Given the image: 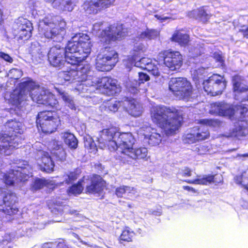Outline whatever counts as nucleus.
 Here are the masks:
<instances>
[{
    "mask_svg": "<svg viewBox=\"0 0 248 248\" xmlns=\"http://www.w3.org/2000/svg\"><path fill=\"white\" fill-rule=\"evenodd\" d=\"M92 71L90 67L86 64L83 67L78 65L77 70L71 69L69 71H62L59 73L58 79L60 84H64L66 82L71 83L82 82L78 90L94 91V89L99 93L107 95H113L121 91L117 81L108 77L99 78L92 76Z\"/></svg>",
    "mask_w": 248,
    "mask_h": 248,
    "instance_id": "f257e3e1",
    "label": "nucleus"
},
{
    "mask_svg": "<svg viewBox=\"0 0 248 248\" xmlns=\"http://www.w3.org/2000/svg\"><path fill=\"white\" fill-rule=\"evenodd\" d=\"M91 47L90 37L79 33L72 38L65 49L59 45L52 47L48 53V61L54 67H61L65 63L76 65L88 56Z\"/></svg>",
    "mask_w": 248,
    "mask_h": 248,
    "instance_id": "f03ea898",
    "label": "nucleus"
},
{
    "mask_svg": "<svg viewBox=\"0 0 248 248\" xmlns=\"http://www.w3.org/2000/svg\"><path fill=\"white\" fill-rule=\"evenodd\" d=\"M29 92L34 102L56 109L58 108V101L52 93L44 88L37 86L34 82L29 80L22 82L18 88L13 91L9 99V103L20 108L24 105Z\"/></svg>",
    "mask_w": 248,
    "mask_h": 248,
    "instance_id": "7ed1b4c3",
    "label": "nucleus"
},
{
    "mask_svg": "<svg viewBox=\"0 0 248 248\" xmlns=\"http://www.w3.org/2000/svg\"><path fill=\"white\" fill-rule=\"evenodd\" d=\"M98 141L101 149L108 148L110 151L116 150L126 155L133 147L135 139L131 133H120L116 127H112L100 132Z\"/></svg>",
    "mask_w": 248,
    "mask_h": 248,
    "instance_id": "20e7f679",
    "label": "nucleus"
},
{
    "mask_svg": "<svg viewBox=\"0 0 248 248\" xmlns=\"http://www.w3.org/2000/svg\"><path fill=\"white\" fill-rule=\"evenodd\" d=\"M151 117L153 122L163 130L167 136L174 134L182 121V117L177 114L174 108L170 109L165 106L153 108Z\"/></svg>",
    "mask_w": 248,
    "mask_h": 248,
    "instance_id": "39448f33",
    "label": "nucleus"
},
{
    "mask_svg": "<svg viewBox=\"0 0 248 248\" xmlns=\"http://www.w3.org/2000/svg\"><path fill=\"white\" fill-rule=\"evenodd\" d=\"M4 126L9 134H0V154L9 155L21 143L20 135L23 133L24 128L22 123L16 119L8 120Z\"/></svg>",
    "mask_w": 248,
    "mask_h": 248,
    "instance_id": "423d86ee",
    "label": "nucleus"
},
{
    "mask_svg": "<svg viewBox=\"0 0 248 248\" xmlns=\"http://www.w3.org/2000/svg\"><path fill=\"white\" fill-rule=\"evenodd\" d=\"M66 22L63 19H56L48 15L39 23V34L54 41L61 42L66 33Z\"/></svg>",
    "mask_w": 248,
    "mask_h": 248,
    "instance_id": "0eeeda50",
    "label": "nucleus"
},
{
    "mask_svg": "<svg viewBox=\"0 0 248 248\" xmlns=\"http://www.w3.org/2000/svg\"><path fill=\"white\" fill-rule=\"evenodd\" d=\"M16 167L6 173L1 172L0 181L6 185L16 186L19 182H24L28 180L30 176H32L30 172L31 167L26 161H20Z\"/></svg>",
    "mask_w": 248,
    "mask_h": 248,
    "instance_id": "6e6552de",
    "label": "nucleus"
},
{
    "mask_svg": "<svg viewBox=\"0 0 248 248\" xmlns=\"http://www.w3.org/2000/svg\"><path fill=\"white\" fill-rule=\"evenodd\" d=\"M169 87L170 90L180 99L186 101H191L197 96L191 83L186 78H171L169 82Z\"/></svg>",
    "mask_w": 248,
    "mask_h": 248,
    "instance_id": "1a4fd4ad",
    "label": "nucleus"
},
{
    "mask_svg": "<svg viewBox=\"0 0 248 248\" xmlns=\"http://www.w3.org/2000/svg\"><path fill=\"white\" fill-rule=\"evenodd\" d=\"M103 25L104 23L98 22L94 24L93 27V31L96 33L101 38V43L109 44L111 41L118 40L126 35L122 25L120 24H117L116 26H110L108 27V29H103L102 31L99 33V31L103 29Z\"/></svg>",
    "mask_w": 248,
    "mask_h": 248,
    "instance_id": "9d476101",
    "label": "nucleus"
},
{
    "mask_svg": "<svg viewBox=\"0 0 248 248\" xmlns=\"http://www.w3.org/2000/svg\"><path fill=\"white\" fill-rule=\"evenodd\" d=\"M198 123L201 124V126L193 127L189 133L184 137V140L188 143H193L200 140L207 139L209 137V132L206 126L215 127L219 125V122L213 119H201Z\"/></svg>",
    "mask_w": 248,
    "mask_h": 248,
    "instance_id": "9b49d317",
    "label": "nucleus"
},
{
    "mask_svg": "<svg viewBox=\"0 0 248 248\" xmlns=\"http://www.w3.org/2000/svg\"><path fill=\"white\" fill-rule=\"evenodd\" d=\"M118 61L117 53L110 47L101 48L96 59L95 67L97 70L106 72L111 70Z\"/></svg>",
    "mask_w": 248,
    "mask_h": 248,
    "instance_id": "f8f14e48",
    "label": "nucleus"
},
{
    "mask_svg": "<svg viewBox=\"0 0 248 248\" xmlns=\"http://www.w3.org/2000/svg\"><path fill=\"white\" fill-rule=\"evenodd\" d=\"M38 127H40L43 132L51 133L55 131L60 124V120L54 111L40 112L36 119Z\"/></svg>",
    "mask_w": 248,
    "mask_h": 248,
    "instance_id": "ddd939ff",
    "label": "nucleus"
},
{
    "mask_svg": "<svg viewBox=\"0 0 248 248\" xmlns=\"http://www.w3.org/2000/svg\"><path fill=\"white\" fill-rule=\"evenodd\" d=\"M17 198L15 193L0 188V206L2 207V212L5 215L13 216L18 212V208L16 204Z\"/></svg>",
    "mask_w": 248,
    "mask_h": 248,
    "instance_id": "4468645a",
    "label": "nucleus"
},
{
    "mask_svg": "<svg viewBox=\"0 0 248 248\" xmlns=\"http://www.w3.org/2000/svg\"><path fill=\"white\" fill-rule=\"evenodd\" d=\"M204 91L211 96L221 94L226 86V82L224 77L217 74L211 76L203 83Z\"/></svg>",
    "mask_w": 248,
    "mask_h": 248,
    "instance_id": "2eb2a0df",
    "label": "nucleus"
},
{
    "mask_svg": "<svg viewBox=\"0 0 248 248\" xmlns=\"http://www.w3.org/2000/svg\"><path fill=\"white\" fill-rule=\"evenodd\" d=\"M127 61L126 66L128 68H130V66L134 65L136 67L146 70L155 77L160 76L159 64L156 61L153 62L151 59L145 57L138 58L136 61L134 60V58H128Z\"/></svg>",
    "mask_w": 248,
    "mask_h": 248,
    "instance_id": "dca6fc26",
    "label": "nucleus"
},
{
    "mask_svg": "<svg viewBox=\"0 0 248 248\" xmlns=\"http://www.w3.org/2000/svg\"><path fill=\"white\" fill-rule=\"evenodd\" d=\"M159 56L164 58L165 65L171 71L179 69L182 65V56L178 51L166 50L160 53Z\"/></svg>",
    "mask_w": 248,
    "mask_h": 248,
    "instance_id": "f3484780",
    "label": "nucleus"
},
{
    "mask_svg": "<svg viewBox=\"0 0 248 248\" xmlns=\"http://www.w3.org/2000/svg\"><path fill=\"white\" fill-rule=\"evenodd\" d=\"M115 1V0H87L83 4V9L87 14H95L113 5Z\"/></svg>",
    "mask_w": 248,
    "mask_h": 248,
    "instance_id": "a211bd4d",
    "label": "nucleus"
},
{
    "mask_svg": "<svg viewBox=\"0 0 248 248\" xmlns=\"http://www.w3.org/2000/svg\"><path fill=\"white\" fill-rule=\"evenodd\" d=\"M234 98L237 100H248V87L241 83V78L235 76L232 78Z\"/></svg>",
    "mask_w": 248,
    "mask_h": 248,
    "instance_id": "6ab92c4d",
    "label": "nucleus"
},
{
    "mask_svg": "<svg viewBox=\"0 0 248 248\" xmlns=\"http://www.w3.org/2000/svg\"><path fill=\"white\" fill-rule=\"evenodd\" d=\"M140 131L145 137V138L148 140L149 144L155 146L159 145L162 139L161 135L159 133L157 130L152 128L150 126L145 124L140 128Z\"/></svg>",
    "mask_w": 248,
    "mask_h": 248,
    "instance_id": "aec40b11",
    "label": "nucleus"
},
{
    "mask_svg": "<svg viewBox=\"0 0 248 248\" xmlns=\"http://www.w3.org/2000/svg\"><path fill=\"white\" fill-rule=\"evenodd\" d=\"M210 113L215 115L227 116L231 118L235 112L230 105L217 102L211 104Z\"/></svg>",
    "mask_w": 248,
    "mask_h": 248,
    "instance_id": "412c9836",
    "label": "nucleus"
},
{
    "mask_svg": "<svg viewBox=\"0 0 248 248\" xmlns=\"http://www.w3.org/2000/svg\"><path fill=\"white\" fill-rule=\"evenodd\" d=\"M37 155L41 156L40 159L37 160V163L41 170L48 173L52 172L53 170L54 165L48 153L40 150L38 151Z\"/></svg>",
    "mask_w": 248,
    "mask_h": 248,
    "instance_id": "4be33fe9",
    "label": "nucleus"
},
{
    "mask_svg": "<svg viewBox=\"0 0 248 248\" xmlns=\"http://www.w3.org/2000/svg\"><path fill=\"white\" fill-rule=\"evenodd\" d=\"M123 103L124 108L130 115L134 117H139L141 114L142 108L141 105L134 99H128L126 98Z\"/></svg>",
    "mask_w": 248,
    "mask_h": 248,
    "instance_id": "5701e85b",
    "label": "nucleus"
},
{
    "mask_svg": "<svg viewBox=\"0 0 248 248\" xmlns=\"http://www.w3.org/2000/svg\"><path fill=\"white\" fill-rule=\"evenodd\" d=\"M51 3L53 8L62 11H72L78 0H46Z\"/></svg>",
    "mask_w": 248,
    "mask_h": 248,
    "instance_id": "b1692460",
    "label": "nucleus"
},
{
    "mask_svg": "<svg viewBox=\"0 0 248 248\" xmlns=\"http://www.w3.org/2000/svg\"><path fill=\"white\" fill-rule=\"evenodd\" d=\"M139 82L136 79H129L126 82L125 86L129 92L133 94L138 93L139 92L138 87L140 86L141 83H143L144 81L149 80L150 78L146 74L139 73Z\"/></svg>",
    "mask_w": 248,
    "mask_h": 248,
    "instance_id": "393cba45",
    "label": "nucleus"
},
{
    "mask_svg": "<svg viewBox=\"0 0 248 248\" xmlns=\"http://www.w3.org/2000/svg\"><path fill=\"white\" fill-rule=\"evenodd\" d=\"M222 181V177L221 175H205L203 176H198V178L193 180H188L186 182L189 184H194L197 185H207L212 183H219Z\"/></svg>",
    "mask_w": 248,
    "mask_h": 248,
    "instance_id": "a878e982",
    "label": "nucleus"
},
{
    "mask_svg": "<svg viewBox=\"0 0 248 248\" xmlns=\"http://www.w3.org/2000/svg\"><path fill=\"white\" fill-rule=\"evenodd\" d=\"M105 186V182L102 178L98 175L93 177L91 180V184L86 187V192L93 194L101 195Z\"/></svg>",
    "mask_w": 248,
    "mask_h": 248,
    "instance_id": "bb28decb",
    "label": "nucleus"
},
{
    "mask_svg": "<svg viewBox=\"0 0 248 248\" xmlns=\"http://www.w3.org/2000/svg\"><path fill=\"white\" fill-rule=\"evenodd\" d=\"M248 134V121L241 120L238 121L234 125L232 132L228 137H234L239 138Z\"/></svg>",
    "mask_w": 248,
    "mask_h": 248,
    "instance_id": "cd10ccee",
    "label": "nucleus"
},
{
    "mask_svg": "<svg viewBox=\"0 0 248 248\" xmlns=\"http://www.w3.org/2000/svg\"><path fill=\"white\" fill-rule=\"evenodd\" d=\"M148 154V150L145 147L134 149L133 147L125 155L132 159H142L146 157Z\"/></svg>",
    "mask_w": 248,
    "mask_h": 248,
    "instance_id": "c85d7f7f",
    "label": "nucleus"
},
{
    "mask_svg": "<svg viewBox=\"0 0 248 248\" xmlns=\"http://www.w3.org/2000/svg\"><path fill=\"white\" fill-rule=\"evenodd\" d=\"M115 193L118 197H123L124 194H126L127 196H128L126 198L132 200L133 196L135 195L136 193V190L132 187L121 186L116 188Z\"/></svg>",
    "mask_w": 248,
    "mask_h": 248,
    "instance_id": "c756f323",
    "label": "nucleus"
},
{
    "mask_svg": "<svg viewBox=\"0 0 248 248\" xmlns=\"http://www.w3.org/2000/svg\"><path fill=\"white\" fill-rule=\"evenodd\" d=\"M57 93L59 96L64 102L65 104L67 106L71 109H76L75 105L72 97L68 94V93H66L62 90L59 89H56Z\"/></svg>",
    "mask_w": 248,
    "mask_h": 248,
    "instance_id": "7c9ffc66",
    "label": "nucleus"
},
{
    "mask_svg": "<svg viewBox=\"0 0 248 248\" xmlns=\"http://www.w3.org/2000/svg\"><path fill=\"white\" fill-rule=\"evenodd\" d=\"M189 36L181 32L177 31L173 34L171 40L172 41L178 43L181 46H185L189 42Z\"/></svg>",
    "mask_w": 248,
    "mask_h": 248,
    "instance_id": "2f4dec72",
    "label": "nucleus"
},
{
    "mask_svg": "<svg viewBox=\"0 0 248 248\" xmlns=\"http://www.w3.org/2000/svg\"><path fill=\"white\" fill-rule=\"evenodd\" d=\"M147 49V46L142 43L138 42L134 45L132 55L128 58H134L135 60H137L138 58H140L141 54L145 52Z\"/></svg>",
    "mask_w": 248,
    "mask_h": 248,
    "instance_id": "473e14b6",
    "label": "nucleus"
},
{
    "mask_svg": "<svg viewBox=\"0 0 248 248\" xmlns=\"http://www.w3.org/2000/svg\"><path fill=\"white\" fill-rule=\"evenodd\" d=\"M159 35V31L155 30L147 29L138 34L137 37L139 40H151L156 38Z\"/></svg>",
    "mask_w": 248,
    "mask_h": 248,
    "instance_id": "72a5a7b5",
    "label": "nucleus"
},
{
    "mask_svg": "<svg viewBox=\"0 0 248 248\" xmlns=\"http://www.w3.org/2000/svg\"><path fill=\"white\" fill-rule=\"evenodd\" d=\"M63 138L64 142L70 148L76 149L78 146V140L75 136L69 132L63 134Z\"/></svg>",
    "mask_w": 248,
    "mask_h": 248,
    "instance_id": "f704fd0d",
    "label": "nucleus"
},
{
    "mask_svg": "<svg viewBox=\"0 0 248 248\" xmlns=\"http://www.w3.org/2000/svg\"><path fill=\"white\" fill-rule=\"evenodd\" d=\"M53 144L54 145L56 144V146L51 150V154L56 156L57 158L61 161L64 160L66 154L64 150L56 141H53Z\"/></svg>",
    "mask_w": 248,
    "mask_h": 248,
    "instance_id": "c9c22d12",
    "label": "nucleus"
},
{
    "mask_svg": "<svg viewBox=\"0 0 248 248\" xmlns=\"http://www.w3.org/2000/svg\"><path fill=\"white\" fill-rule=\"evenodd\" d=\"M234 179L236 184L240 185L246 190V192L248 193V179L246 172H243L240 176H236Z\"/></svg>",
    "mask_w": 248,
    "mask_h": 248,
    "instance_id": "e433bc0d",
    "label": "nucleus"
},
{
    "mask_svg": "<svg viewBox=\"0 0 248 248\" xmlns=\"http://www.w3.org/2000/svg\"><path fill=\"white\" fill-rule=\"evenodd\" d=\"M85 147L89 151V152L95 154L97 150L96 146L93 140L89 136H86L84 138Z\"/></svg>",
    "mask_w": 248,
    "mask_h": 248,
    "instance_id": "4c0bfd02",
    "label": "nucleus"
},
{
    "mask_svg": "<svg viewBox=\"0 0 248 248\" xmlns=\"http://www.w3.org/2000/svg\"><path fill=\"white\" fill-rule=\"evenodd\" d=\"M134 235V232L130 228L126 227L123 231L120 236V241L130 242Z\"/></svg>",
    "mask_w": 248,
    "mask_h": 248,
    "instance_id": "58836bf2",
    "label": "nucleus"
},
{
    "mask_svg": "<svg viewBox=\"0 0 248 248\" xmlns=\"http://www.w3.org/2000/svg\"><path fill=\"white\" fill-rule=\"evenodd\" d=\"M17 26H18L17 31H24L25 29L30 27V29H32V27L31 22L24 18H19L16 22Z\"/></svg>",
    "mask_w": 248,
    "mask_h": 248,
    "instance_id": "ea45409f",
    "label": "nucleus"
},
{
    "mask_svg": "<svg viewBox=\"0 0 248 248\" xmlns=\"http://www.w3.org/2000/svg\"><path fill=\"white\" fill-rule=\"evenodd\" d=\"M83 189V186L81 182L79 181L77 184L73 185L68 190L69 195H78L81 193Z\"/></svg>",
    "mask_w": 248,
    "mask_h": 248,
    "instance_id": "a19ab883",
    "label": "nucleus"
},
{
    "mask_svg": "<svg viewBox=\"0 0 248 248\" xmlns=\"http://www.w3.org/2000/svg\"><path fill=\"white\" fill-rule=\"evenodd\" d=\"M124 101H111L110 102L108 103V109L112 112H116L118 110V108L121 107H122L124 108Z\"/></svg>",
    "mask_w": 248,
    "mask_h": 248,
    "instance_id": "79ce46f5",
    "label": "nucleus"
},
{
    "mask_svg": "<svg viewBox=\"0 0 248 248\" xmlns=\"http://www.w3.org/2000/svg\"><path fill=\"white\" fill-rule=\"evenodd\" d=\"M206 7H201L197 10H193L191 13L193 15H197L195 18H203L206 19L208 17V14L206 13Z\"/></svg>",
    "mask_w": 248,
    "mask_h": 248,
    "instance_id": "37998d69",
    "label": "nucleus"
},
{
    "mask_svg": "<svg viewBox=\"0 0 248 248\" xmlns=\"http://www.w3.org/2000/svg\"><path fill=\"white\" fill-rule=\"evenodd\" d=\"M30 27H29L28 28L25 29L24 31H18V36L19 38L26 40L30 38L31 35V30L32 29H30Z\"/></svg>",
    "mask_w": 248,
    "mask_h": 248,
    "instance_id": "c03bdc74",
    "label": "nucleus"
},
{
    "mask_svg": "<svg viewBox=\"0 0 248 248\" xmlns=\"http://www.w3.org/2000/svg\"><path fill=\"white\" fill-rule=\"evenodd\" d=\"M204 73L205 69L202 67L199 68L197 70H195L192 73L193 79L196 81L200 82V80L202 78L201 77Z\"/></svg>",
    "mask_w": 248,
    "mask_h": 248,
    "instance_id": "a18cd8bd",
    "label": "nucleus"
},
{
    "mask_svg": "<svg viewBox=\"0 0 248 248\" xmlns=\"http://www.w3.org/2000/svg\"><path fill=\"white\" fill-rule=\"evenodd\" d=\"M47 183V181L45 179H38L34 181L32 188L34 190L39 189L46 186Z\"/></svg>",
    "mask_w": 248,
    "mask_h": 248,
    "instance_id": "49530a36",
    "label": "nucleus"
},
{
    "mask_svg": "<svg viewBox=\"0 0 248 248\" xmlns=\"http://www.w3.org/2000/svg\"><path fill=\"white\" fill-rule=\"evenodd\" d=\"M22 76V72L18 69L14 68L10 70L8 74V76L15 79L19 78Z\"/></svg>",
    "mask_w": 248,
    "mask_h": 248,
    "instance_id": "de8ad7c7",
    "label": "nucleus"
},
{
    "mask_svg": "<svg viewBox=\"0 0 248 248\" xmlns=\"http://www.w3.org/2000/svg\"><path fill=\"white\" fill-rule=\"evenodd\" d=\"M78 178L77 174L75 172H71L69 174L63 175L64 181L67 184L72 183Z\"/></svg>",
    "mask_w": 248,
    "mask_h": 248,
    "instance_id": "09e8293b",
    "label": "nucleus"
},
{
    "mask_svg": "<svg viewBox=\"0 0 248 248\" xmlns=\"http://www.w3.org/2000/svg\"><path fill=\"white\" fill-rule=\"evenodd\" d=\"M213 57L219 63L217 64L218 65H223L224 60L221 56V52H215L213 53Z\"/></svg>",
    "mask_w": 248,
    "mask_h": 248,
    "instance_id": "8fccbe9b",
    "label": "nucleus"
},
{
    "mask_svg": "<svg viewBox=\"0 0 248 248\" xmlns=\"http://www.w3.org/2000/svg\"><path fill=\"white\" fill-rule=\"evenodd\" d=\"M248 111V108L245 106L240 105L237 107L236 113L240 114L243 117H245Z\"/></svg>",
    "mask_w": 248,
    "mask_h": 248,
    "instance_id": "3c124183",
    "label": "nucleus"
},
{
    "mask_svg": "<svg viewBox=\"0 0 248 248\" xmlns=\"http://www.w3.org/2000/svg\"><path fill=\"white\" fill-rule=\"evenodd\" d=\"M209 150L208 147L205 145H200L196 148V151L200 155H203L208 152Z\"/></svg>",
    "mask_w": 248,
    "mask_h": 248,
    "instance_id": "603ef678",
    "label": "nucleus"
},
{
    "mask_svg": "<svg viewBox=\"0 0 248 248\" xmlns=\"http://www.w3.org/2000/svg\"><path fill=\"white\" fill-rule=\"evenodd\" d=\"M0 58L9 63H12L13 62V59L11 56L2 52H0Z\"/></svg>",
    "mask_w": 248,
    "mask_h": 248,
    "instance_id": "864d4df0",
    "label": "nucleus"
},
{
    "mask_svg": "<svg viewBox=\"0 0 248 248\" xmlns=\"http://www.w3.org/2000/svg\"><path fill=\"white\" fill-rule=\"evenodd\" d=\"M59 242H49L45 243L43 245V248H57V244Z\"/></svg>",
    "mask_w": 248,
    "mask_h": 248,
    "instance_id": "5fc2aeb1",
    "label": "nucleus"
},
{
    "mask_svg": "<svg viewBox=\"0 0 248 248\" xmlns=\"http://www.w3.org/2000/svg\"><path fill=\"white\" fill-rule=\"evenodd\" d=\"M15 238V235L14 233H6L4 235V241L10 242L12 241Z\"/></svg>",
    "mask_w": 248,
    "mask_h": 248,
    "instance_id": "6e6d98bb",
    "label": "nucleus"
},
{
    "mask_svg": "<svg viewBox=\"0 0 248 248\" xmlns=\"http://www.w3.org/2000/svg\"><path fill=\"white\" fill-rule=\"evenodd\" d=\"M179 174L183 176H190L191 174V170L188 168H186L182 171L180 172Z\"/></svg>",
    "mask_w": 248,
    "mask_h": 248,
    "instance_id": "4d7b16f0",
    "label": "nucleus"
},
{
    "mask_svg": "<svg viewBox=\"0 0 248 248\" xmlns=\"http://www.w3.org/2000/svg\"><path fill=\"white\" fill-rule=\"evenodd\" d=\"M155 16L157 18V19L160 20L161 22H165L170 18L168 16H165L164 15L159 16L156 15Z\"/></svg>",
    "mask_w": 248,
    "mask_h": 248,
    "instance_id": "13d9d810",
    "label": "nucleus"
},
{
    "mask_svg": "<svg viewBox=\"0 0 248 248\" xmlns=\"http://www.w3.org/2000/svg\"><path fill=\"white\" fill-rule=\"evenodd\" d=\"M239 31L243 33V35L245 37L248 38V28L247 27H242L241 29H240Z\"/></svg>",
    "mask_w": 248,
    "mask_h": 248,
    "instance_id": "bf43d9fd",
    "label": "nucleus"
},
{
    "mask_svg": "<svg viewBox=\"0 0 248 248\" xmlns=\"http://www.w3.org/2000/svg\"><path fill=\"white\" fill-rule=\"evenodd\" d=\"M78 239L80 240L81 243L87 246V248H101L100 247L94 245H90L87 244V243L84 242L82 240H80L79 238H78Z\"/></svg>",
    "mask_w": 248,
    "mask_h": 248,
    "instance_id": "052dcab7",
    "label": "nucleus"
},
{
    "mask_svg": "<svg viewBox=\"0 0 248 248\" xmlns=\"http://www.w3.org/2000/svg\"><path fill=\"white\" fill-rule=\"evenodd\" d=\"M57 248H68V247L64 244L63 240H61L57 244Z\"/></svg>",
    "mask_w": 248,
    "mask_h": 248,
    "instance_id": "680f3d73",
    "label": "nucleus"
},
{
    "mask_svg": "<svg viewBox=\"0 0 248 248\" xmlns=\"http://www.w3.org/2000/svg\"><path fill=\"white\" fill-rule=\"evenodd\" d=\"M183 188L184 189L192 192V193L197 192V190L189 186H183Z\"/></svg>",
    "mask_w": 248,
    "mask_h": 248,
    "instance_id": "e2e57ef3",
    "label": "nucleus"
},
{
    "mask_svg": "<svg viewBox=\"0 0 248 248\" xmlns=\"http://www.w3.org/2000/svg\"><path fill=\"white\" fill-rule=\"evenodd\" d=\"M237 157H248V154H238L237 156Z\"/></svg>",
    "mask_w": 248,
    "mask_h": 248,
    "instance_id": "0e129e2a",
    "label": "nucleus"
},
{
    "mask_svg": "<svg viewBox=\"0 0 248 248\" xmlns=\"http://www.w3.org/2000/svg\"><path fill=\"white\" fill-rule=\"evenodd\" d=\"M31 229H29L26 232V235L27 236H29V235H31Z\"/></svg>",
    "mask_w": 248,
    "mask_h": 248,
    "instance_id": "69168bd1",
    "label": "nucleus"
},
{
    "mask_svg": "<svg viewBox=\"0 0 248 248\" xmlns=\"http://www.w3.org/2000/svg\"><path fill=\"white\" fill-rule=\"evenodd\" d=\"M55 209H57L58 210H61V207L60 206H59L58 208L55 207Z\"/></svg>",
    "mask_w": 248,
    "mask_h": 248,
    "instance_id": "338daca9",
    "label": "nucleus"
},
{
    "mask_svg": "<svg viewBox=\"0 0 248 248\" xmlns=\"http://www.w3.org/2000/svg\"><path fill=\"white\" fill-rule=\"evenodd\" d=\"M128 207H129V208H131V207H132V206H131V205L130 204H128Z\"/></svg>",
    "mask_w": 248,
    "mask_h": 248,
    "instance_id": "774afa93",
    "label": "nucleus"
}]
</instances>
